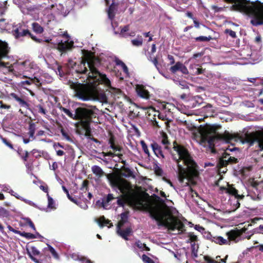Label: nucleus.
I'll return each mask as SVG.
<instances>
[{
	"label": "nucleus",
	"mask_w": 263,
	"mask_h": 263,
	"mask_svg": "<svg viewBox=\"0 0 263 263\" xmlns=\"http://www.w3.org/2000/svg\"><path fill=\"white\" fill-rule=\"evenodd\" d=\"M151 147L154 154L157 157L161 159L164 158V156L162 153L161 148L158 144L157 143H153L151 144Z\"/></svg>",
	"instance_id": "nucleus-17"
},
{
	"label": "nucleus",
	"mask_w": 263,
	"mask_h": 263,
	"mask_svg": "<svg viewBox=\"0 0 263 263\" xmlns=\"http://www.w3.org/2000/svg\"><path fill=\"white\" fill-rule=\"evenodd\" d=\"M232 3V10L243 13L251 18V23L254 26L263 24V3L259 1L251 2L247 0H224Z\"/></svg>",
	"instance_id": "nucleus-4"
},
{
	"label": "nucleus",
	"mask_w": 263,
	"mask_h": 263,
	"mask_svg": "<svg viewBox=\"0 0 263 263\" xmlns=\"http://www.w3.org/2000/svg\"><path fill=\"white\" fill-rule=\"evenodd\" d=\"M179 63L180 62H177L176 63V64L173 66H172L170 68V70L173 72V73H175L176 71H179V67H180V66H179Z\"/></svg>",
	"instance_id": "nucleus-43"
},
{
	"label": "nucleus",
	"mask_w": 263,
	"mask_h": 263,
	"mask_svg": "<svg viewBox=\"0 0 263 263\" xmlns=\"http://www.w3.org/2000/svg\"><path fill=\"white\" fill-rule=\"evenodd\" d=\"M24 84L30 85L32 83H35L36 85H41L42 84H37L35 81V79H28V80L23 82Z\"/></svg>",
	"instance_id": "nucleus-49"
},
{
	"label": "nucleus",
	"mask_w": 263,
	"mask_h": 263,
	"mask_svg": "<svg viewBox=\"0 0 263 263\" xmlns=\"http://www.w3.org/2000/svg\"><path fill=\"white\" fill-rule=\"evenodd\" d=\"M48 197V208L51 209H55V203L53 199L49 195L47 194Z\"/></svg>",
	"instance_id": "nucleus-32"
},
{
	"label": "nucleus",
	"mask_w": 263,
	"mask_h": 263,
	"mask_svg": "<svg viewBox=\"0 0 263 263\" xmlns=\"http://www.w3.org/2000/svg\"><path fill=\"white\" fill-rule=\"evenodd\" d=\"M179 66V71H180L183 74L188 73V70L187 68L182 63L180 62Z\"/></svg>",
	"instance_id": "nucleus-44"
},
{
	"label": "nucleus",
	"mask_w": 263,
	"mask_h": 263,
	"mask_svg": "<svg viewBox=\"0 0 263 263\" xmlns=\"http://www.w3.org/2000/svg\"><path fill=\"white\" fill-rule=\"evenodd\" d=\"M10 25L6 22L5 19L0 20V28L2 30H8L10 29Z\"/></svg>",
	"instance_id": "nucleus-30"
},
{
	"label": "nucleus",
	"mask_w": 263,
	"mask_h": 263,
	"mask_svg": "<svg viewBox=\"0 0 263 263\" xmlns=\"http://www.w3.org/2000/svg\"><path fill=\"white\" fill-rule=\"evenodd\" d=\"M197 240V236L194 235L193 233H189V241H190L191 242H194L193 244H195V241Z\"/></svg>",
	"instance_id": "nucleus-45"
},
{
	"label": "nucleus",
	"mask_w": 263,
	"mask_h": 263,
	"mask_svg": "<svg viewBox=\"0 0 263 263\" xmlns=\"http://www.w3.org/2000/svg\"><path fill=\"white\" fill-rule=\"evenodd\" d=\"M115 62L117 65L120 66L121 68L125 65V64L119 59H116Z\"/></svg>",
	"instance_id": "nucleus-63"
},
{
	"label": "nucleus",
	"mask_w": 263,
	"mask_h": 263,
	"mask_svg": "<svg viewBox=\"0 0 263 263\" xmlns=\"http://www.w3.org/2000/svg\"><path fill=\"white\" fill-rule=\"evenodd\" d=\"M111 184L114 187L120 191L130 204L135 205H142V197L133 190L130 184L126 180L115 179L111 181Z\"/></svg>",
	"instance_id": "nucleus-5"
},
{
	"label": "nucleus",
	"mask_w": 263,
	"mask_h": 263,
	"mask_svg": "<svg viewBox=\"0 0 263 263\" xmlns=\"http://www.w3.org/2000/svg\"><path fill=\"white\" fill-rule=\"evenodd\" d=\"M150 214L159 226L165 227L172 231L183 232L184 230V224L173 215L170 208L165 203L152 208Z\"/></svg>",
	"instance_id": "nucleus-3"
},
{
	"label": "nucleus",
	"mask_w": 263,
	"mask_h": 263,
	"mask_svg": "<svg viewBox=\"0 0 263 263\" xmlns=\"http://www.w3.org/2000/svg\"><path fill=\"white\" fill-rule=\"evenodd\" d=\"M11 96L12 98H13L16 101H17L18 103L21 107H24L25 108H29V104L23 99L18 97L16 94L14 93H12L11 94Z\"/></svg>",
	"instance_id": "nucleus-20"
},
{
	"label": "nucleus",
	"mask_w": 263,
	"mask_h": 263,
	"mask_svg": "<svg viewBox=\"0 0 263 263\" xmlns=\"http://www.w3.org/2000/svg\"><path fill=\"white\" fill-rule=\"evenodd\" d=\"M81 208L86 210L88 208V205L85 202H79V204H78Z\"/></svg>",
	"instance_id": "nucleus-58"
},
{
	"label": "nucleus",
	"mask_w": 263,
	"mask_h": 263,
	"mask_svg": "<svg viewBox=\"0 0 263 263\" xmlns=\"http://www.w3.org/2000/svg\"><path fill=\"white\" fill-rule=\"evenodd\" d=\"M13 196L15 197L17 199H20L23 201H24V202H25L26 203L31 205V206H34V207H36V204L33 202L32 201H30V200H27L26 199H25L23 197L20 196V195H18L16 193H15L14 194V195Z\"/></svg>",
	"instance_id": "nucleus-29"
},
{
	"label": "nucleus",
	"mask_w": 263,
	"mask_h": 263,
	"mask_svg": "<svg viewBox=\"0 0 263 263\" xmlns=\"http://www.w3.org/2000/svg\"><path fill=\"white\" fill-rule=\"evenodd\" d=\"M202 112L204 113V117H213L215 113L213 106L210 104H208L203 107Z\"/></svg>",
	"instance_id": "nucleus-18"
},
{
	"label": "nucleus",
	"mask_w": 263,
	"mask_h": 263,
	"mask_svg": "<svg viewBox=\"0 0 263 263\" xmlns=\"http://www.w3.org/2000/svg\"><path fill=\"white\" fill-rule=\"evenodd\" d=\"M12 32L15 38H19L21 36L29 35L31 37L37 42H41V39H37L35 36L32 35L29 30L26 28L24 23H18L13 27Z\"/></svg>",
	"instance_id": "nucleus-11"
},
{
	"label": "nucleus",
	"mask_w": 263,
	"mask_h": 263,
	"mask_svg": "<svg viewBox=\"0 0 263 263\" xmlns=\"http://www.w3.org/2000/svg\"><path fill=\"white\" fill-rule=\"evenodd\" d=\"M244 187L246 192H243L241 194H238V191L232 185L228 184L227 187H220V191L221 193L225 192L234 196V197H232L229 201L230 204L233 205L232 210H236L239 207L240 203L238 201L239 199H242L245 195L248 196L247 195L248 194L247 193V191H249L245 187Z\"/></svg>",
	"instance_id": "nucleus-9"
},
{
	"label": "nucleus",
	"mask_w": 263,
	"mask_h": 263,
	"mask_svg": "<svg viewBox=\"0 0 263 263\" xmlns=\"http://www.w3.org/2000/svg\"><path fill=\"white\" fill-rule=\"evenodd\" d=\"M142 259L144 263H155L151 258L145 254L142 255Z\"/></svg>",
	"instance_id": "nucleus-46"
},
{
	"label": "nucleus",
	"mask_w": 263,
	"mask_h": 263,
	"mask_svg": "<svg viewBox=\"0 0 263 263\" xmlns=\"http://www.w3.org/2000/svg\"><path fill=\"white\" fill-rule=\"evenodd\" d=\"M125 201L124 199H119L117 200V203L119 205L123 206L124 204L125 203Z\"/></svg>",
	"instance_id": "nucleus-64"
},
{
	"label": "nucleus",
	"mask_w": 263,
	"mask_h": 263,
	"mask_svg": "<svg viewBox=\"0 0 263 263\" xmlns=\"http://www.w3.org/2000/svg\"><path fill=\"white\" fill-rule=\"evenodd\" d=\"M34 132H35V130H34V128L30 126L29 128V137L30 138H32L33 139H34Z\"/></svg>",
	"instance_id": "nucleus-54"
},
{
	"label": "nucleus",
	"mask_w": 263,
	"mask_h": 263,
	"mask_svg": "<svg viewBox=\"0 0 263 263\" xmlns=\"http://www.w3.org/2000/svg\"><path fill=\"white\" fill-rule=\"evenodd\" d=\"M192 256L193 258H196L197 257V249L196 248L195 244H192Z\"/></svg>",
	"instance_id": "nucleus-48"
},
{
	"label": "nucleus",
	"mask_w": 263,
	"mask_h": 263,
	"mask_svg": "<svg viewBox=\"0 0 263 263\" xmlns=\"http://www.w3.org/2000/svg\"><path fill=\"white\" fill-rule=\"evenodd\" d=\"M10 189H11L10 186L7 185H3L2 186V190L4 192H7L9 193Z\"/></svg>",
	"instance_id": "nucleus-60"
},
{
	"label": "nucleus",
	"mask_w": 263,
	"mask_h": 263,
	"mask_svg": "<svg viewBox=\"0 0 263 263\" xmlns=\"http://www.w3.org/2000/svg\"><path fill=\"white\" fill-rule=\"evenodd\" d=\"M19 235H20L22 236H24L27 238H29V239H33V238H35V235L30 233H26L25 232H21V234H19Z\"/></svg>",
	"instance_id": "nucleus-39"
},
{
	"label": "nucleus",
	"mask_w": 263,
	"mask_h": 263,
	"mask_svg": "<svg viewBox=\"0 0 263 263\" xmlns=\"http://www.w3.org/2000/svg\"><path fill=\"white\" fill-rule=\"evenodd\" d=\"M26 221V222L29 225V226L34 231H35V228L33 224V223L32 222V221L29 219V218H26L24 219Z\"/></svg>",
	"instance_id": "nucleus-51"
},
{
	"label": "nucleus",
	"mask_w": 263,
	"mask_h": 263,
	"mask_svg": "<svg viewBox=\"0 0 263 263\" xmlns=\"http://www.w3.org/2000/svg\"><path fill=\"white\" fill-rule=\"evenodd\" d=\"M246 139L250 146L255 145V147L258 148V150H263V131L247 134Z\"/></svg>",
	"instance_id": "nucleus-10"
},
{
	"label": "nucleus",
	"mask_w": 263,
	"mask_h": 263,
	"mask_svg": "<svg viewBox=\"0 0 263 263\" xmlns=\"http://www.w3.org/2000/svg\"><path fill=\"white\" fill-rule=\"evenodd\" d=\"M61 134L63 137H64L67 141H71V139L69 136L68 134L63 129L61 130Z\"/></svg>",
	"instance_id": "nucleus-52"
},
{
	"label": "nucleus",
	"mask_w": 263,
	"mask_h": 263,
	"mask_svg": "<svg viewBox=\"0 0 263 263\" xmlns=\"http://www.w3.org/2000/svg\"><path fill=\"white\" fill-rule=\"evenodd\" d=\"M109 142L110 143V147L114 150V152L120 153L122 148L120 146L115 145L111 140H110Z\"/></svg>",
	"instance_id": "nucleus-33"
},
{
	"label": "nucleus",
	"mask_w": 263,
	"mask_h": 263,
	"mask_svg": "<svg viewBox=\"0 0 263 263\" xmlns=\"http://www.w3.org/2000/svg\"><path fill=\"white\" fill-rule=\"evenodd\" d=\"M60 109L71 119L79 120L82 127L87 132L90 131V123L93 113L91 110L79 107L77 108L75 113L73 114L65 107H61Z\"/></svg>",
	"instance_id": "nucleus-6"
},
{
	"label": "nucleus",
	"mask_w": 263,
	"mask_h": 263,
	"mask_svg": "<svg viewBox=\"0 0 263 263\" xmlns=\"http://www.w3.org/2000/svg\"><path fill=\"white\" fill-rule=\"evenodd\" d=\"M8 229L9 230H10L11 232H13L15 234H21V232L20 231L16 230L14 229L12 227H11L10 226H8Z\"/></svg>",
	"instance_id": "nucleus-62"
},
{
	"label": "nucleus",
	"mask_w": 263,
	"mask_h": 263,
	"mask_svg": "<svg viewBox=\"0 0 263 263\" xmlns=\"http://www.w3.org/2000/svg\"><path fill=\"white\" fill-rule=\"evenodd\" d=\"M105 156H109L114 157L115 156H118L120 159H121L122 157V154L117 153L116 154L113 153L112 152H109L104 154Z\"/></svg>",
	"instance_id": "nucleus-41"
},
{
	"label": "nucleus",
	"mask_w": 263,
	"mask_h": 263,
	"mask_svg": "<svg viewBox=\"0 0 263 263\" xmlns=\"http://www.w3.org/2000/svg\"><path fill=\"white\" fill-rule=\"evenodd\" d=\"M110 222L109 220L106 219L104 216L100 217L98 220L99 224L101 228L105 226H107L108 224H110V226H108L109 228L112 227V224Z\"/></svg>",
	"instance_id": "nucleus-26"
},
{
	"label": "nucleus",
	"mask_w": 263,
	"mask_h": 263,
	"mask_svg": "<svg viewBox=\"0 0 263 263\" xmlns=\"http://www.w3.org/2000/svg\"><path fill=\"white\" fill-rule=\"evenodd\" d=\"M8 215V211L4 208L1 207V209L0 210V217H7Z\"/></svg>",
	"instance_id": "nucleus-42"
},
{
	"label": "nucleus",
	"mask_w": 263,
	"mask_h": 263,
	"mask_svg": "<svg viewBox=\"0 0 263 263\" xmlns=\"http://www.w3.org/2000/svg\"><path fill=\"white\" fill-rule=\"evenodd\" d=\"M205 260L208 263H218L217 260H215L214 259L211 258L209 257H205Z\"/></svg>",
	"instance_id": "nucleus-59"
},
{
	"label": "nucleus",
	"mask_w": 263,
	"mask_h": 263,
	"mask_svg": "<svg viewBox=\"0 0 263 263\" xmlns=\"http://www.w3.org/2000/svg\"><path fill=\"white\" fill-rule=\"evenodd\" d=\"M32 28L33 30L36 33H42L44 31L43 28L36 22L32 24Z\"/></svg>",
	"instance_id": "nucleus-27"
},
{
	"label": "nucleus",
	"mask_w": 263,
	"mask_h": 263,
	"mask_svg": "<svg viewBox=\"0 0 263 263\" xmlns=\"http://www.w3.org/2000/svg\"><path fill=\"white\" fill-rule=\"evenodd\" d=\"M48 249L52 254L53 257L55 259H59V255L55 249L50 245H48Z\"/></svg>",
	"instance_id": "nucleus-36"
},
{
	"label": "nucleus",
	"mask_w": 263,
	"mask_h": 263,
	"mask_svg": "<svg viewBox=\"0 0 263 263\" xmlns=\"http://www.w3.org/2000/svg\"><path fill=\"white\" fill-rule=\"evenodd\" d=\"M227 258H228V255H227L224 259H221L220 256H216V259L215 260H217L218 263H220L221 262H226V259Z\"/></svg>",
	"instance_id": "nucleus-57"
},
{
	"label": "nucleus",
	"mask_w": 263,
	"mask_h": 263,
	"mask_svg": "<svg viewBox=\"0 0 263 263\" xmlns=\"http://www.w3.org/2000/svg\"><path fill=\"white\" fill-rule=\"evenodd\" d=\"M64 39L59 42L57 48L60 51L65 52L72 48L73 46V42L70 40V37L67 33L63 35Z\"/></svg>",
	"instance_id": "nucleus-13"
},
{
	"label": "nucleus",
	"mask_w": 263,
	"mask_h": 263,
	"mask_svg": "<svg viewBox=\"0 0 263 263\" xmlns=\"http://www.w3.org/2000/svg\"><path fill=\"white\" fill-rule=\"evenodd\" d=\"M29 73L31 74H28L26 76V78L35 79V81L37 84H42L44 81V76L42 74L41 70L37 65L32 62L31 67L29 69Z\"/></svg>",
	"instance_id": "nucleus-12"
},
{
	"label": "nucleus",
	"mask_w": 263,
	"mask_h": 263,
	"mask_svg": "<svg viewBox=\"0 0 263 263\" xmlns=\"http://www.w3.org/2000/svg\"><path fill=\"white\" fill-rule=\"evenodd\" d=\"M175 83L179 86H182V88L185 87L186 86V84L184 81H180L178 80H174Z\"/></svg>",
	"instance_id": "nucleus-55"
},
{
	"label": "nucleus",
	"mask_w": 263,
	"mask_h": 263,
	"mask_svg": "<svg viewBox=\"0 0 263 263\" xmlns=\"http://www.w3.org/2000/svg\"><path fill=\"white\" fill-rule=\"evenodd\" d=\"M115 23L111 22V26L114 30V34L119 35L121 37H127L129 36H134L135 34V32L129 31V25H125L123 27H120V29L116 30L115 28Z\"/></svg>",
	"instance_id": "nucleus-15"
},
{
	"label": "nucleus",
	"mask_w": 263,
	"mask_h": 263,
	"mask_svg": "<svg viewBox=\"0 0 263 263\" xmlns=\"http://www.w3.org/2000/svg\"><path fill=\"white\" fill-rule=\"evenodd\" d=\"M136 90L139 97L146 99H148L149 98V92L143 85H137L136 86Z\"/></svg>",
	"instance_id": "nucleus-16"
},
{
	"label": "nucleus",
	"mask_w": 263,
	"mask_h": 263,
	"mask_svg": "<svg viewBox=\"0 0 263 263\" xmlns=\"http://www.w3.org/2000/svg\"><path fill=\"white\" fill-rule=\"evenodd\" d=\"M221 128L217 125H207L200 132V144L210 147L214 146L216 141L222 138L221 134L218 132Z\"/></svg>",
	"instance_id": "nucleus-7"
},
{
	"label": "nucleus",
	"mask_w": 263,
	"mask_h": 263,
	"mask_svg": "<svg viewBox=\"0 0 263 263\" xmlns=\"http://www.w3.org/2000/svg\"><path fill=\"white\" fill-rule=\"evenodd\" d=\"M36 107L38 109L39 112L42 114L43 115H46L47 111L45 109H44L43 106L41 105H38L36 106Z\"/></svg>",
	"instance_id": "nucleus-50"
},
{
	"label": "nucleus",
	"mask_w": 263,
	"mask_h": 263,
	"mask_svg": "<svg viewBox=\"0 0 263 263\" xmlns=\"http://www.w3.org/2000/svg\"><path fill=\"white\" fill-rule=\"evenodd\" d=\"M250 59L254 62H257L260 60V54L259 51H252L250 54Z\"/></svg>",
	"instance_id": "nucleus-28"
},
{
	"label": "nucleus",
	"mask_w": 263,
	"mask_h": 263,
	"mask_svg": "<svg viewBox=\"0 0 263 263\" xmlns=\"http://www.w3.org/2000/svg\"><path fill=\"white\" fill-rule=\"evenodd\" d=\"M247 193L248 194V196H250L252 199L253 200H260L263 196V194H258L257 195L255 194L254 195H252L251 194L249 191H247Z\"/></svg>",
	"instance_id": "nucleus-38"
},
{
	"label": "nucleus",
	"mask_w": 263,
	"mask_h": 263,
	"mask_svg": "<svg viewBox=\"0 0 263 263\" xmlns=\"http://www.w3.org/2000/svg\"><path fill=\"white\" fill-rule=\"evenodd\" d=\"M135 245L136 247H137L138 248L144 250H145L146 251H149V249L148 247H146V245L142 243L140 241L138 240L136 241Z\"/></svg>",
	"instance_id": "nucleus-35"
},
{
	"label": "nucleus",
	"mask_w": 263,
	"mask_h": 263,
	"mask_svg": "<svg viewBox=\"0 0 263 263\" xmlns=\"http://www.w3.org/2000/svg\"><path fill=\"white\" fill-rule=\"evenodd\" d=\"M132 231V230L129 227L125 229H122L121 228H118L117 229V233L126 240H128V236L130 235Z\"/></svg>",
	"instance_id": "nucleus-19"
},
{
	"label": "nucleus",
	"mask_w": 263,
	"mask_h": 263,
	"mask_svg": "<svg viewBox=\"0 0 263 263\" xmlns=\"http://www.w3.org/2000/svg\"><path fill=\"white\" fill-rule=\"evenodd\" d=\"M224 32L227 34H228L230 36H231L233 38L236 37V34L235 32L232 30L227 29L225 30Z\"/></svg>",
	"instance_id": "nucleus-47"
},
{
	"label": "nucleus",
	"mask_w": 263,
	"mask_h": 263,
	"mask_svg": "<svg viewBox=\"0 0 263 263\" xmlns=\"http://www.w3.org/2000/svg\"><path fill=\"white\" fill-rule=\"evenodd\" d=\"M212 39L211 36H200L198 37H197L195 40L196 41H200V42H208L210 41Z\"/></svg>",
	"instance_id": "nucleus-37"
},
{
	"label": "nucleus",
	"mask_w": 263,
	"mask_h": 263,
	"mask_svg": "<svg viewBox=\"0 0 263 263\" xmlns=\"http://www.w3.org/2000/svg\"><path fill=\"white\" fill-rule=\"evenodd\" d=\"M204 237L206 239H208L209 240H210L211 241H213V238H214V236H213L210 233L208 232V233H205Z\"/></svg>",
	"instance_id": "nucleus-56"
},
{
	"label": "nucleus",
	"mask_w": 263,
	"mask_h": 263,
	"mask_svg": "<svg viewBox=\"0 0 263 263\" xmlns=\"http://www.w3.org/2000/svg\"><path fill=\"white\" fill-rule=\"evenodd\" d=\"M115 10L116 7L115 5H114V3H112V4L109 6L107 10L108 17L111 21H112V19L114 18L115 15Z\"/></svg>",
	"instance_id": "nucleus-25"
},
{
	"label": "nucleus",
	"mask_w": 263,
	"mask_h": 263,
	"mask_svg": "<svg viewBox=\"0 0 263 263\" xmlns=\"http://www.w3.org/2000/svg\"><path fill=\"white\" fill-rule=\"evenodd\" d=\"M227 235L228 236V239L229 240V242L230 241H236V239L239 236V234L237 231L232 230L230 232L227 233Z\"/></svg>",
	"instance_id": "nucleus-22"
},
{
	"label": "nucleus",
	"mask_w": 263,
	"mask_h": 263,
	"mask_svg": "<svg viewBox=\"0 0 263 263\" xmlns=\"http://www.w3.org/2000/svg\"><path fill=\"white\" fill-rule=\"evenodd\" d=\"M236 149V148L234 147L232 149L227 148L226 149V152L223 154L222 158L219 161V163L221 166H224L228 164H233L237 162V159L231 156V155L228 152L229 151L232 152Z\"/></svg>",
	"instance_id": "nucleus-14"
},
{
	"label": "nucleus",
	"mask_w": 263,
	"mask_h": 263,
	"mask_svg": "<svg viewBox=\"0 0 263 263\" xmlns=\"http://www.w3.org/2000/svg\"><path fill=\"white\" fill-rule=\"evenodd\" d=\"M212 242L220 245L229 244V240L228 239H224L221 236H214Z\"/></svg>",
	"instance_id": "nucleus-23"
},
{
	"label": "nucleus",
	"mask_w": 263,
	"mask_h": 263,
	"mask_svg": "<svg viewBox=\"0 0 263 263\" xmlns=\"http://www.w3.org/2000/svg\"><path fill=\"white\" fill-rule=\"evenodd\" d=\"M140 144L142 146V149L145 153V154L148 156L149 157L150 153L148 149V147L145 142L143 140L140 141Z\"/></svg>",
	"instance_id": "nucleus-34"
},
{
	"label": "nucleus",
	"mask_w": 263,
	"mask_h": 263,
	"mask_svg": "<svg viewBox=\"0 0 263 263\" xmlns=\"http://www.w3.org/2000/svg\"><path fill=\"white\" fill-rule=\"evenodd\" d=\"M29 253H30V252H29ZM31 254L32 256L38 255L40 254V251L35 247H32L31 248Z\"/></svg>",
	"instance_id": "nucleus-53"
},
{
	"label": "nucleus",
	"mask_w": 263,
	"mask_h": 263,
	"mask_svg": "<svg viewBox=\"0 0 263 263\" xmlns=\"http://www.w3.org/2000/svg\"><path fill=\"white\" fill-rule=\"evenodd\" d=\"M114 199V197H113L112 194H109L107 198L105 200V201H103L102 202L103 206L105 208V206H106V204L108 203H109L110 201H111L112 199Z\"/></svg>",
	"instance_id": "nucleus-40"
},
{
	"label": "nucleus",
	"mask_w": 263,
	"mask_h": 263,
	"mask_svg": "<svg viewBox=\"0 0 263 263\" xmlns=\"http://www.w3.org/2000/svg\"><path fill=\"white\" fill-rule=\"evenodd\" d=\"M131 42L133 46H141L143 44V39L141 36H138V38L132 40Z\"/></svg>",
	"instance_id": "nucleus-31"
},
{
	"label": "nucleus",
	"mask_w": 263,
	"mask_h": 263,
	"mask_svg": "<svg viewBox=\"0 0 263 263\" xmlns=\"http://www.w3.org/2000/svg\"><path fill=\"white\" fill-rule=\"evenodd\" d=\"M173 148L177 153V155H173L176 163L174 169L178 175L181 185L187 186L189 184V180L198 175L197 164L187 149L183 146L176 144Z\"/></svg>",
	"instance_id": "nucleus-2"
},
{
	"label": "nucleus",
	"mask_w": 263,
	"mask_h": 263,
	"mask_svg": "<svg viewBox=\"0 0 263 263\" xmlns=\"http://www.w3.org/2000/svg\"><path fill=\"white\" fill-rule=\"evenodd\" d=\"M212 8L213 10H214L215 12H219L223 10L222 7H218L217 6L214 5L212 6Z\"/></svg>",
	"instance_id": "nucleus-61"
},
{
	"label": "nucleus",
	"mask_w": 263,
	"mask_h": 263,
	"mask_svg": "<svg viewBox=\"0 0 263 263\" xmlns=\"http://www.w3.org/2000/svg\"><path fill=\"white\" fill-rule=\"evenodd\" d=\"M8 52V44L0 40V59L6 56Z\"/></svg>",
	"instance_id": "nucleus-21"
},
{
	"label": "nucleus",
	"mask_w": 263,
	"mask_h": 263,
	"mask_svg": "<svg viewBox=\"0 0 263 263\" xmlns=\"http://www.w3.org/2000/svg\"><path fill=\"white\" fill-rule=\"evenodd\" d=\"M91 171L93 173L98 177H101L105 174L102 169L98 165H94L92 166Z\"/></svg>",
	"instance_id": "nucleus-24"
},
{
	"label": "nucleus",
	"mask_w": 263,
	"mask_h": 263,
	"mask_svg": "<svg viewBox=\"0 0 263 263\" xmlns=\"http://www.w3.org/2000/svg\"><path fill=\"white\" fill-rule=\"evenodd\" d=\"M100 64L98 59L92 57L88 51H83V58L77 63L69 59L66 64L67 68L78 74H86L88 83L82 84L78 82L69 80L67 84L73 89L76 96L83 101L89 100H98L101 102H107V97L103 91H99L96 86L99 84H104L109 91L115 95H120L121 92L119 89L111 86L110 80L105 74L100 73L98 67Z\"/></svg>",
	"instance_id": "nucleus-1"
},
{
	"label": "nucleus",
	"mask_w": 263,
	"mask_h": 263,
	"mask_svg": "<svg viewBox=\"0 0 263 263\" xmlns=\"http://www.w3.org/2000/svg\"><path fill=\"white\" fill-rule=\"evenodd\" d=\"M32 62L30 60H26L24 62H18L14 63L13 65L9 66L8 63L1 62L0 65L2 66L8 67L9 71L17 73L20 75H23L26 78V76L30 74L29 73V69L32 65Z\"/></svg>",
	"instance_id": "nucleus-8"
}]
</instances>
